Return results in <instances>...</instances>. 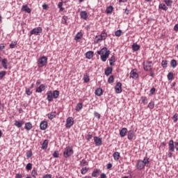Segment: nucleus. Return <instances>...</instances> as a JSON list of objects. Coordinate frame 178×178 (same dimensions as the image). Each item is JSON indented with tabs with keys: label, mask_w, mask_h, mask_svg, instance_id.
<instances>
[{
	"label": "nucleus",
	"mask_w": 178,
	"mask_h": 178,
	"mask_svg": "<svg viewBox=\"0 0 178 178\" xmlns=\"http://www.w3.org/2000/svg\"><path fill=\"white\" fill-rule=\"evenodd\" d=\"M22 10H23V12H26L27 13H31V9L29 8L28 5L22 6Z\"/></svg>",
	"instance_id": "nucleus-24"
},
{
	"label": "nucleus",
	"mask_w": 178,
	"mask_h": 178,
	"mask_svg": "<svg viewBox=\"0 0 178 178\" xmlns=\"http://www.w3.org/2000/svg\"><path fill=\"white\" fill-rule=\"evenodd\" d=\"M91 138H92V135L88 134L86 136V140H88V141H90L91 140Z\"/></svg>",
	"instance_id": "nucleus-61"
},
{
	"label": "nucleus",
	"mask_w": 178,
	"mask_h": 178,
	"mask_svg": "<svg viewBox=\"0 0 178 178\" xmlns=\"http://www.w3.org/2000/svg\"><path fill=\"white\" fill-rule=\"evenodd\" d=\"M81 109H83V103H79L76 104L75 110L77 112H79V111H81Z\"/></svg>",
	"instance_id": "nucleus-35"
},
{
	"label": "nucleus",
	"mask_w": 178,
	"mask_h": 178,
	"mask_svg": "<svg viewBox=\"0 0 178 178\" xmlns=\"http://www.w3.org/2000/svg\"><path fill=\"white\" fill-rule=\"evenodd\" d=\"M115 37H120L122 35V31L121 30H118L115 33Z\"/></svg>",
	"instance_id": "nucleus-51"
},
{
	"label": "nucleus",
	"mask_w": 178,
	"mask_h": 178,
	"mask_svg": "<svg viewBox=\"0 0 178 178\" xmlns=\"http://www.w3.org/2000/svg\"><path fill=\"white\" fill-rule=\"evenodd\" d=\"M141 99V103L143 104L144 105H147L148 104V99L145 96H142L140 97Z\"/></svg>",
	"instance_id": "nucleus-33"
},
{
	"label": "nucleus",
	"mask_w": 178,
	"mask_h": 178,
	"mask_svg": "<svg viewBox=\"0 0 178 178\" xmlns=\"http://www.w3.org/2000/svg\"><path fill=\"white\" fill-rule=\"evenodd\" d=\"M74 151L73 147L68 146L65 148V151L63 152V156L64 158H69L73 155Z\"/></svg>",
	"instance_id": "nucleus-3"
},
{
	"label": "nucleus",
	"mask_w": 178,
	"mask_h": 178,
	"mask_svg": "<svg viewBox=\"0 0 178 178\" xmlns=\"http://www.w3.org/2000/svg\"><path fill=\"white\" fill-rule=\"evenodd\" d=\"M99 178H106V175L105 173H102Z\"/></svg>",
	"instance_id": "nucleus-64"
},
{
	"label": "nucleus",
	"mask_w": 178,
	"mask_h": 178,
	"mask_svg": "<svg viewBox=\"0 0 178 178\" xmlns=\"http://www.w3.org/2000/svg\"><path fill=\"white\" fill-rule=\"evenodd\" d=\"M112 12H113V6H110L106 8V13H107V15H111V13H112Z\"/></svg>",
	"instance_id": "nucleus-32"
},
{
	"label": "nucleus",
	"mask_w": 178,
	"mask_h": 178,
	"mask_svg": "<svg viewBox=\"0 0 178 178\" xmlns=\"http://www.w3.org/2000/svg\"><path fill=\"white\" fill-rule=\"evenodd\" d=\"M136 137V133H134V130L131 129L128 131L127 138L128 140H133Z\"/></svg>",
	"instance_id": "nucleus-13"
},
{
	"label": "nucleus",
	"mask_w": 178,
	"mask_h": 178,
	"mask_svg": "<svg viewBox=\"0 0 178 178\" xmlns=\"http://www.w3.org/2000/svg\"><path fill=\"white\" fill-rule=\"evenodd\" d=\"M94 116H95V118H97V119H101V114H99L97 111L94 112Z\"/></svg>",
	"instance_id": "nucleus-54"
},
{
	"label": "nucleus",
	"mask_w": 178,
	"mask_h": 178,
	"mask_svg": "<svg viewBox=\"0 0 178 178\" xmlns=\"http://www.w3.org/2000/svg\"><path fill=\"white\" fill-rule=\"evenodd\" d=\"M140 48H141V46L137 44L136 43H134L132 44V51H134V52H137V51H140Z\"/></svg>",
	"instance_id": "nucleus-23"
},
{
	"label": "nucleus",
	"mask_w": 178,
	"mask_h": 178,
	"mask_svg": "<svg viewBox=\"0 0 178 178\" xmlns=\"http://www.w3.org/2000/svg\"><path fill=\"white\" fill-rule=\"evenodd\" d=\"M42 33V28L41 26L34 28L30 31L31 35H40Z\"/></svg>",
	"instance_id": "nucleus-7"
},
{
	"label": "nucleus",
	"mask_w": 178,
	"mask_h": 178,
	"mask_svg": "<svg viewBox=\"0 0 178 178\" xmlns=\"http://www.w3.org/2000/svg\"><path fill=\"white\" fill-rule=\"evenodd\" d=\"M85 56H86V58H87V59H92V58L94 57V51H87Z\"/></svg>",
	"instance_id": "nucleus-19"
},
{
	"label": "nucleus",
	"mask_w": 178,
	"mask_h": 178,
	"mask_svg": "<svg viewBox=\"0 0 178 178\" xmlns=\"http://www.w3.org/2000/svg\"><path fill=\"white\" fill-rule=\"evenodd\" d=\"M8 59L4 58L1 60V65L3 66V67H4V69H8Z\"/></svg>",
	"instance_id": "nucleus-31"
},
{
	"label": "nucleus",
	"mask_w": 178,
	"mask_h": 178,
	"mask_svg": "<svg viewBox=\"0 0 178 178\" xmlns=\"http://www.w3.org/2000/svg\"><path fill=\"white\" fill-rule=\"evenodd\" d=\"M174 148H175L176 151H178V142L174 143Z\"/></svg>",
	"instance_id": "nucleus-63"
},
{
	"label": "nucleus",
	"mask_w": 178,
	"mask_h": 178,
	"mask_svg": "<svg viewBox=\"0 0 178 178\" xmlns=\"http://www.w3.org/2000/svg\"><path fill=\"white\" fill-rule=\"evenodd\" d=\"M51 177H52V175L47 174V175H44L42 178H51Z\"/></svg>",
	"instance_id": "nucleus-62"
},
{
	"label": "nucleus",
	"mask_w": 178,
	"mask_h": 178,
	"mask_svg": "<svg viewBox=\"0 0 178 178\" xmlns=\"http://www.w3.org/2000/svg\"><path fill=\"white\" fill-rule=\"evenodd\" d=\"M47 95V99L49 102H52L54 101L52 90H49L46 93Z\"/></svg>",
	"instance_id": "nucleus-12"
},
{
	"label": "nucleus",
	"mask_w": 178,
	"mask_h": 178,
	"mask_svg": "<svg viewBox=\"0 0 178 178\" xmlns=\"http://www.w3.org/2000/svg\"><path fill=\"white\" fill-rule=\"evenodd\" d=\"M17 45V42H12L10 44V48L13 49Z\"/></svg>",
	"instance_id": "nucleus-53"
},
{
	"label": "nucleus",
	"mask_w": 178,
	"mask_h": 178,
	"mask_svg": "<svg viewBox=\"0 0 178 178\" xmlns=\"http://www.w3.org/2000/svg\"><path fill=\"white\" fill-rule=\"evenodd\" d=\"M156 90V89H155V88H152L149 91V95H154V94H155Z\"/></svg>",
	"instance_id": "nucleus-57"
},
{
	"label": "nucleus",
	"mask_w": 178,
	"mask_h": 178,
	"mask_svg": "<svg viewBox=\"0 0 178 178\" xmlns=\"http://www.w3.org/2000/svg\"><path fill=\"white\" fill-rule=\"evenodd\" d=\"M155 106V103L154 102H150L148 104V108H149L150 109H154Z\"/></svg>",
	"instance_id": "nucleus-49"
},
{
	"label": "nucleus",
	"mask_w": 178,
	"mask_h": 178,
	"mask_svg": "<svg viewBox=\"0 0 178 178\" xmlns=\"http://www.w3.org/2000/svg\"><path fill=\"white\" fill-rule=\"evenodd\" d=\"M47 116L49 120H52L56 118V111H51V113H49Z\"/></svg>",
	"instance_id": "nucleus-15"
},
{
	"label": "nucleus",
	"mask_w": 178,
	"mask_h": 178,
	"mask_svg": "<svg viewBox=\"0 0 178 178\" xmlns=\"http://www.w3.org/2000/svg\"><path fill=\"white\" fill-rule=\"evenodd\" d=\"M81 19H83V20H87L88 17V15L87 14V11H81L80 13Z\"/></svg>",
	"instance_id": "nucleus-22"
},
{
	"label": "nucleus",
	"mask_w": 178,
	"mask_h": 178,
	"mask_svg": "<svg viewBox=\"0 0 178 178\" xmlns=\"http://www.w3.org/2000/svg\"><path fill=\"white\" fill-rule=\"evenodd\" d=\"M109 62H116V57L115 56H112L109 59Z\"/></svg>",
	"instance_id": "nucleus-60"
},
{
	"label": "nucleus",
	"mask_w": 178,
	"mask_h": 178,
	"mask_svg": "<svg viewBox=\"0 0 178 178\" xmlns=\"http://www.w3.org/2000/svg\"><path fill=\"white\" fill-rule=\"evenodd\" d=\"M164 2L167 6H172V3H173V1L172 0H164Z\"/></svg>",
	"instance_id": "nucleus-45"
},
{
	"label": "nucleus",
	"mask_w": 178,
	"mask_h": 178,
	"mask_svg": "<svg viewBox=\"0 0 178 178\" xmlns=\"http://www.w3.org/2000/svg\"><path fill=\"white\" fill-rule=\"evenodd\" d=\"M142 162H143L145 166L147 165L148 163H149V158L145 157L143 161H142Z\"/></svg>",
	"instance_id": "nucleus-43"
},
{
	"label": "nucleus",
	"mask_w": 178,
	"mask_h": 178,
	"mask_svg": "<svg viewBox=\"0 0 178 178\" xmlns=\"http://www.w3.org/2000/svg\"><path fill=\"white\" fill-rule=\"evenodd\" d=\"M83 80L84 81V83H88V81H90V76H88V74H84Z\"/></svg>",
	"instance_id": "nucleus-37"
},
{
	"label": "nucleus",
	"mask_w": 178,
	"mask_h": 178,
	"mask_svg": "<svg viewBox=\"0 0 178 178\" xmlns=\"http://www.w3.org/2000/svg\"><path fill=\"white\" fill-rule=\"evenodd\" d=\"M152 66H154L152 61L143 62V69L145 72H151Z\"/></svg>",
	"instance_id": "nucleus-6"
},
{
	"label": "nucleus",
	"mask_w": 178,
	"mask_h": 178,
	"mask_svg": "<svg viewBox=\"0 0 178 178\" xmlns=\"http://www.w3.org/2000/svg\"><path fill=\"white\" fill-rule=\"evenodd\" d=\"M113 156L115 161H118V159L120 158V153H119L118 152H115L113 153Z\"/></svg>",
	"instance_id": "nucleus-34"
},
{
	"label": "nucleus",
	"mask_w": 178,
	"mask_h": 178,
	"mask_svg": "<svg viewBox=\"0 0 178 178\" xmlns=\"http://www.w3.org/2000/svg\"><path fill=\"white\" fill-rule=\"evenodd\" d=\"M167 79L168 80H173V79H175V74H173L172 72H170L167 75Z\"/></svg>",
	"instance_id": "nucleus-36"
},
{
	"label": "nucleus",
	"mask_w": 178,
	"mask_h": 178,
	"mask_svg": "<svg viewBox=\"0 0 178 178\" xmlns=\"http://www.w3.org/2000/svg\"><path fill=\"white\" fill-rule=\"evenodd\" d=\"M88 172V168L87 167L82 168L81 170V175H86Z\"/></svg>",
	"instance_id": "nucleus-44"
},
{
	"label": "nucleus",
	"mask_w": 178,
	"mask_h": 178,
	"mask_svg": "<svg viewBox=\"0 0 178 178\" xmlns=\"http://www.w3.org/2000/svg\"><path fill=\"white\" fill-rule=\"evenodd\" d=\"M145 168V165H144V162H143V160H138L136 163V168L138 170H143Z\"/></svg>",
	"instance_id": "nucleus-9"
},
{
	"label": "nucleus",
	"mask_w": 178,
	"mask_h": 178,
	"mask_svg": "<svg viewBox=\"0 0 178 178\" xmlns=\"http://www.w3.org/2000/svg\"><path fill=\"white\" fill-rule=\"evenodd\" d=\"M26 156H27V158H31V156H33V151H31V149L29 150L26 152Z\"/></svg>",
	"instance_id": "nucleus-50"
},
{
	"label": "nucleus",
	"mask_w": 178,
	"mask_h": 178,
	"mask_svg": "<svg viewBox=\"0 0 178 178\" xmlns=\"http://www.w3.org/2000/svg\"><path fill=\"white\" fill-rule=\"evenodd\" d=\"M24 129L26 131H30L33 129V124L31 122H26Z\"/></svg>",
	"instance_id": "nucleus-17"
},
{
	"label": "nucleus",
	"mask_w": 178,
	"mask_h": 178,
	"mask_svg": "<svg viewBox=\"0 0 178 178\" xmlns=\"http://www.w3.org/2000/svg\"><path fill=\"white\" fill-rule=\"evenodd\" d=\"M97 55H101V60L102 62H106V59L111 55V51L108 50L106 47H103L101 50L97 51Z\"/></svg>",
	"instance_id": "nucleus-1"
},
{
	"label": "nucleus",
	"mask_w": 178,
	"mask_h": 178,
	"mask_svg": "<svg viewBox=\"0 0 178 178\" xmlns=\"http://www.w3.org/2000/svg\"><path fill=\"white\" fill-rule=\"evenodd\" d=\"M112 72H113V69L111 67H108L104 70V74L106 76H109V74H112Z\"/></svg>",
	"instance_id": "nucleus-20"
},
{
	"label": "nucleus",
	"mask_w": 178,
	"mask_h": 178,
	"mask_svg": "<svg viewBox=\"0 0 178 178\" xmlns=\"http://www.w3.org/2000/svg\"><path fill=\"white\" fill-rule=\"evenodd\" d=\"M161 66L163 69H166V67H168V60H162Z\"/></svg>",
	"instance_id": "nucleus-42"
},
{
	"label": "nucleus",
	"mask_w": 178,
	"mask_h": 178,
	"mask_svg": "<svg viewBox=\"0 0 178 178\" xmlns=\"http://www.w3.org/2000/svg\"><path fill=\"white\" fill-rule=\"evenodd\" d=\"M6 76V71H1L0 72V80H2L3 77Z\"/></svg>",
	"instance_id": "nucleus-47"
},
{
	"label": "nucleus",
	"mask_w": 178,
	"mask_h": 178,
	"mask_svg": "<svg viewBox=\"0 0 178 178\" xmlns=\"http://www.w3.org/2000/svg\"><path fill=\"white\" fill-rule=\"evenodd\" d=\"M47 88L45 85L41 84L38 88H36V92H41L42 91H44Z\"/></svg>",
	"instance_id": "nucleus-25"
},
{
	"label": "nucleus",
	"mask_w": 178,
	"mask_h": 178,
	"mask_svg": "<svg viewBox=\"0 0 178 178\" xmlns=\"http://www.w3.org/2000/svg\"><path fill=\"white\" fill-rule=\"evenodd\" d=\"M168 149L170 151V152L168 154V158H172V155H173V154H172V152H175V142L173 141V140H170L168 143Z\"/></svg>",
	"instance_id": "nucleus-5"
},
{
	"label": "nucleus",
	"mask_w": 178,
	"mask_h": 178,
	"mask_svg": "<svg viewBox=\"0 0 178 178\" xmlns=\"http://www.w3.org/2000/svg\"><path fill=\"white\" fill-rule=\"evenodd\" d=\"M83 38V33L81 32H79L74 36V40L75 41H79V40H80V38Z\"/></svg>",
	"instance_id": "nucleus-30"
},
{
	"label": "nucleus",
	"mask_w": 178,
	"mask_h": 178,
	"mask_svg": "<svg viewBox=\"0 0 178 178\" xmlns=\"http://www.w3.org/2000/svg\"><path fill=\"white\" fill-rule=\"evenodd\" d=\"M116 94H120L122 92V83L118 82L115 87Z\"/></svg>",
	"instance_id": "nucleus-11"
},
{
	"label": "nucleus",
	"mask_w": 178,
	"mask_h": 178,
	"mask_svg": "<svg viewBox=\"0 0 178 178\" xmlns=\"http://www.w3.org/2000/svg\"><path fill=\"white\" fill-rule=\"evenodd\" d=\"M130 77L131 79H134L135 80H137V79H138V74L134 72V70H132L130 72Z\"/></svg>",
	"instance_id": "nucleus-18"
},
{
	"label": "nucleus",
	"mask_w": 178,
	"mask_h": 178,
	"mask_svg": "<svg viewBox=\"0 0 178 178\" xmlns=\"http://www.w3.org/2000/svg\"><path fill=\"white\" fill-rule=\"evenodd\" d=\"M24 124V122L23 120L19 121V120H15L14 125L17 127L18 129H20V127H22V126Z\"/></svg>",
	"instance_id": "nucleus-16"
},
{
	"label": "nucleus",
	"mask_w": 178,
	"mask_h": 178,
	"mask_svg": "<svg viewBox=\"0 0 178 178\" xmlns=\"http://www.w3.org/2000/svg\"><path fill=\"white\" fill-rule=\"evenodd\" d=\"M48 64V57L43 56L40 57L37 62V65L39 67H44L46 65Z\"/></svg>",
	"instance_id": "nucleus-2"
},
{
	"label": "nucleus",
	"mask_w": 178,
	"mask_h": 178,
	"mask_svg": "<svg viewBox=\"0 0 178 178\" xmlns=\"http://www.w3.org/2000/svg\"><path fill=\"white\" fill-rule=\"evenodd\" d=\"M54 158H59V152L55 151L53 154Z\"/></svg>",
	"instance_id": "nucleus-56"
},
{
	"label": "nucleus",
	"mask_w": 178,
	"mask_h": 178,
	"mask_svg": "<svg viewBox=\"0 0 178 178\" xmlns=\"http://www.w3.org/2000/svg\"><path fill=\"white\" fill-rule=\"evenodd\" d=\"M63 22H64V24H67V16L63 17Z\"/></svg>",
	"instance_id": "nucleus-59"
},
{
	"label": "nucleus",
	"mask_w": 178,
	"mask_h": 178,
	"mask_svg": "<svg viewBox=\"0 0 178 178\" xmlns=\"http://www.w3.org/2000/svg\"><path fill=\"white\" fill-rule=\"evenodd\" d=\"M113 81H115V76H113V75H111L109 76V78L108 79V83L109 84H112V83H113Z\"/></svg>",
	"instance_id": "nucleus-41"
},
{
	"label": "nucleus",
	"mask_w": 178,
	"mask_h": 178,
	"mask_svg": "<svg viewBox=\"0 0 178 178\" xmlns=\"http://www.w3.org/2000/svg\"><path fill=\"white\" fill-rule=\"evenodd\" d=\"M101 173V170L99 169H95L94 171L92 172V177H98V175Z\"/></svg>",
	"instance_id": "nucleus-26"
},
{
	"label": "nucleus",
	"mask_w": 178,
	"mask_h": 178,
	"mask_svg": "<svg viewBox=\"0 0 178 178\" xmlns=\"http://www.w3.org/2000/svg\"><path fill=\"white\" fill-rule=\"evenodd\" d=\"M126 134H127V128H122L120 131V137H122V138L126 137Z\"/></svg>",
	"instance_id": "nucleus-21"
},
{
	"label": "nucleus",
	"mask_w": 178,
	"mask_h": 178,
	"mask_svg": "<svg viewBox=\"0 0 178 178\" xmlns=\"http://www.w3.org/2000/svg\"><path fill=\"white\" fill-rule=\"evenodd\" d=\"M170 66L173 69H175V67H177V61L176 60H175V59L171 60V61H170Z\"/></svg>",
	"instance_id": "nucleus-29"
},
{
	"label": "nucleus",
	"mask_w": 178,
	"mask_h": 178,
	"mask_svg": "<svg viewBox=\"0 0 178 178\" xmlns=\"http://www.w3.org/2000/svg\"><path fill=\"white\" fill-rule=\"evenodd\" d=\"M177 117H178V115L177 113H175L173 117H172V120L174 122V123H177Z\"/></svg>",
	"instance_id": "nucleus-55"
},
{
	"label": "nucleus",
	"mask_w": 178,
	"mask_h": 178,
	"mask_svg": "<svg viewBox=\"0 0 178 178\" xmlns=\"http://www.w3.org/2000/svg\"><path fill=\"white\" fill-rule=\"evenodd\" d=\"M31 176L32 177H37L38 176V174L37 173V171L35 170V169H33L31 172Z\"/></svg>",
	"instance_id": "nucleus-46"
},
{
	"label": "nucleus",
	"mask_w": 178,
	"mask_h": 178,
	"mask_svg": "<svg viewBox=\"0 0 178 178\" xmlns=\"http://www.w3.org/2000/svg\"><path fill=\"white\" fill-rule=\"evenodd\" d=\"M94 141L96 147H101V145H102V139H101L99 137L95 136Z\"/></svg>",
	"instance_id": "nucleus-10"
},
{
	"label": "nucleus",
	"mask_w": 178,
	"mask_h": 178,
	"mask_svg": "<svg viewBox=\"0 0 178 178\" xmlns=\"http://www.w3.org/2000/svg\"><path fill=\"white\" fill-rule=\"evenodd\" d=\"M62 6H63V1H60L58 4V8L60 9V12H63L65 10V8H63Z\"/></svg>",
	"instance_id": "nucleus-40"
},
{
	"label": "nucleus",
	"mask_w": 178,
	"mask_h": 178,
	"mask_svg": "<svg viewBox=\"0 0 178 178\" xmlns=\"http://www.w3.org/2000/svg\"><path fill=\"white\" fill-rule=\"evenodd\" d=\"M53 94V98H54V99H56V98H58L59 97V90H54V92H52Z\"/></svg>",
	"instance_id": "nucleus-38"
},
{
	"label": "nucleus",
	"mask_w": 178,
	"mask_h": 178,
	"mask_svg": "<svg viewBox=\"0 0 178 178\" xmlns=\"http://www.w3.org/2000/svg\"><path fill=\"white\" fill-rule=\"evenodd\" d=\"M48 140H44L42 144V149H47L48 148Z\"/></svg>",
	"instance_id": "nucleus-28"
},
{
	"label": "nucleus",
	"mask_w": 178,
	"mask_h": 178,
	"mask_svg": "<svg viewBox=\"0 0 178 178\" xmlns=\"http://www.w3.org/2000/svg\"><path fill=\"white\" fill-rule=\"evenodd\" d=\"M87 163V160L83 159L80 161L81 166L83 167L86 166V164Z\"/></svg>",
	"instance_id": "nucleus-52"
},
{
	"label": "nucleus",
	"mask_w": 178,
	"mask_h": 178,
	"mask_svg": "<svg viewBox=\"0 0 178 178\" xmlns=\"http://www.w3.org/2000/svg\"><path fill=\"white\" fill-rule=\"evenodd\" d=\"M48 127V122L47 121H42L40 124V130H47Z\"/></svg>",
	"instance_id": "nucleus-14"
},
{
	"label": "nucleus",
	"mask_w": 178,
	"mask_h": 178,
	"mask_svg": "<svg viewBox=\"0 0 178 178\" xmlns=\"http://www.w3.org/2000/svg\"><path fill=\"white\" fill-rule=\"evenodd\" d=\"M95 94V95H97V97H101V95H102V94H103L102 88H97Z\"/></svg>",
	"instance_id": "nucleus-27"
},
{
	"label": "nucleus",
	"mask_w": 178,
	"mask_h": 178,
	"mask_svg": "<svg viewBox=\"0 0 178 178\" xmlns=\"http://www.w3.org/2000/svg\"><path fill=\"white\" fill-rule=\"evenodd\" d=\"M26 95H31L33 94V92L30 90L29 88H26Z\"/></svg>",
	"instance_id": "nucleus-58"
},
{
	"label": "nucleus",
	"mask_w": 178,
	"mask_h": 178,
	"mask_svg": "<svg viewBox=\"0 0 178 178\" xmlns=\"http://www.w3.org/2000/svg\"><path fill=\"white\" fill-rule=\"evenodd\" d=\"M74 124V120L73 119V117H68L66 120V124L65 127L66 129H70L72 126Z\"/></svg>",
	"instance_id": "nucleus-8"
},
{
	"label": "nucleus",
	"mask_w": 178,
	"mask_h": 178,
	"mask_svg": "<svg viewBox=\"0 0 178 178\" xmlns=\"http://www.w3.org/2000/svg\"><path fill=\"white\" fill-rule=\"evenodd\" d=\"M106 37H108V34L105 32H102L100 35H97L95 37V42H96V44H98V43L101 42V41H102L104 40H106Z\"/></svg>",
	"instance_id": "nucleus-4"
},
{
	"label": "nucleus",
	"mask_w": 178,
	"mask_h": 178,
	"mask_svg": "<svg viewBox=\"0 0 178 178\" xmlns=\"http://www.w3.org/2000/svg\"><path fill=\"white\" fill-rule=\"evenodd\" d=\"M26 170H31L33 169V164L31 163H29L26 166Z\"/></svg>",
	"instance_id": "nucleus-48"
},
{
	"label": "nucleus",
	"mask_w": 178,
	"mask_h": 178,
	"mask_svg": "<svg viewBox=\"0 0 178 178\" xmlns=\"http://www.w3.org/2000/svg\"><path fill=\"white\" fill-rule=\"evenodd\" d=\"M159 9H162L163 10H168V6L163 3H160L159 6Z\"/></svg>",
	"instance_id": "nucleus-39"
}]
</instances>
